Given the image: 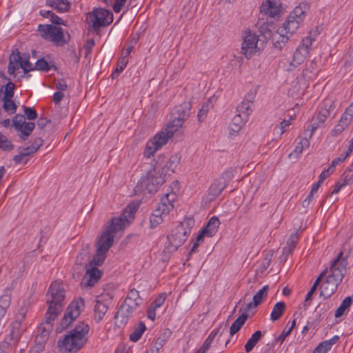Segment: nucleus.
Returning <instances> with one entry per match:
<instances>
[{"label":"nucleus","instance_id":"20e7f679","mask_svg":"<svg viewBox=\"0 0 353 353\" xmlns=\"http://www.w3.org/2000/svg\"><path fill=\"white\" fill-rule=\"evenodd\" d=\"M165 181V177L161 173V169L157 167L152 168L139 181L137 188H140L149 194H154Z\"/></svg>","mask_w":353,"mask_h":353},{"label":"nucleus","instance_id":"a18cd8bd","mask_svg":"<svg viewBox=\"0 0 353 353\" xmlns=\"http://www.w3.org/2000/svg\"><path fill=\"white\" fill-rule=\"evenodd\" d=\"M331 350V339L325 340L320 343L312 353H327Z\"/></svg>","mask_w":353,"mask_h":353},{"label":"nucleus","instance_id":"423d86ee","mask_svg":"<svg viewBox=\"0 0 353 353\" xmlns=\"http://www.w3.org/2000/svg\"><path fill=\"white\" fill-rule=\"evenodd\" d=\"M175 132L176 130H174L172 128H169V125H167L165 132L162 131L157 134L148 141L144 150V156L147 158L153 156L157 150L167 143L168 139L173 137Z\"/></svg>","mask_w":353,"mask_h":353},{"label":"nucleus","instance_id":"8fccbe9b","mask_svg":"<svg viewBox=\"0 0 353 353\" xmlns=\"http://www.w3.org/2000/svg\"><path fill=\"white\" fill-rule=\"evenodd\" d=\"M90 246L89 244H85L82 248L81 251L79 252V255L77 257V261L79 263L80 265L83 263V261L88 258L89 250Z\"/></svg>","mask_w":353,"mask_h":353},{"label":"nucleus","instance_id":"de8ad7c7","mask_svg":"<svg viewBox=\"0 0 353 353\" xmlns=\"http://www.w3.org/2000/svg\"><path fill=\"white\" fill-rule=\"evenodd\" d=\"M210 108H212V105L210 101H207L202 105L201 109L199 111L198 115H197L198 120L200 122L205 120V119L207 116V114H208L209 110L210 109Z\"/></svg>","mask_w":353,"mask_h":353},{"label":"nucleus","instance_id":"2eb2a0df","mask_svg":"<svg viewBox=\"0 0 353 353\" xmlns=\"http://www.w3.org/2000/svg\"><path fill=\"white\" fill-rule=\"evenodd\" d=\"M176 197L177 195L172 191L165 193L152 214L154 216L157 215L159 217H162L163 214H168L174 208V202L176 201Z\"/></svg>","mask_w":353,"mask_h":353},{"label":"nucleus","instance_id":"13d9d810","mask_svg":"<svg viewBox=\"0 0 353 353\" xmlns=\"http://www.w3.org/2000/svg\"><path fill=\"white\" fill-rule=\"evenodd\" d=\"M23 112L27 119L29 120H34L37 117V111L33 108L23 106Z\"/></svg>","mask_w":353,"mask_h":353},{"label":"nucleus","instance_id":"69168bd1","mask_svg":"<svg viewBox=\"0 0 353 353\" xmlns=\"http://www.w3.org/2000/svg\"><path fill=\"white\" fill-rule=\"evenodd\" d=\"M26 318V310L21 309L19 313L16 316V321L14 322V325L15 327H19L21 322L25 319Z\"/></svg>","mask_w":353,"mask_h":353},{"label":"nucleus","instance_id":"393cba45","mask_svg":"<svg viewBox=\"0 0 353 353\" xmlns=\"http://www.w3.org/2000/svg\"><path fill=\"white\" fill-rule=\"evenodd\" d=\"M248 118L236 114L232 119L229 125V130L230 134H235L238 133L244 125Z\"/></svg>","mask_w":353,"mask_h":353},{"label":"nucleus","instance_id":"ea45409f","mask_svg":"<svg viewBox=\"0 0 353 353\" xmlns=\"http://www.w3.org/2000/svg\"><path fill=\"white\" fill-rule=\"evenodd\" d=\"M269 290L268 285H265L253 297V305L258 306L262 302L263 299L267 296Z\"/></svg>","mask_w":353,"mask_h":353},{"label":"nucleus","instance_id":"dca6fc26","mask_svg":"<svg viewBox=\"0 0 353 353\" xmlns=\"http://www.w3.org/2000/svg\"><path fill=\"white\" fill-rule=\"evenodd\" d=\"M314 39L310 36L303 38L293 54V59L296 65H301L309 54L312 42Z\"/></svg>","mask_w":353,"mask_h":353},{"label":"nucleus","instance_id":"774afa93","mask_svg":"<svg viewBox=\"0 0 353 353\" xmlns=\"http://www.w3.org/2000/svg\"><path fill=\"white\" fill-rule=\"evenodd\" d=\"M162 221H163L162 217H159L157 215L154 216L152 214L150 216V228H156L161 223H162Z\"/></svg>","mask_w":353,"mask_h":353},{"label":"nucleus","instance_id":"bf43d9fd","mask_svg":"<svg viewBox=\"0 0 353 353\" xmlns=\"http://www.w3.org/2000/svg\"><path fill=\"white\" fill-rule=\"evenodd\" d=\"M348 125L349 123L341 118L339 123L334 128V134L338 135L341 134Z\"/></svg>","mask_w":353,"mask_h":353},{"label":"nucleus","instance_id":"2f4dec72","mask_svg":"<svg viewBox=\"0 0 353 353\" xmlns=\"http://www.w3.org/2000/svg\"><path fill=\"white\" fill-rule=\"evenodd\" d=\"M106 255L107 252H105L103 251L99 252L98 251V249H97L96 254L94 256L92 259L89 261L88 264H85V265L89 267L97 268V266H100L103 264L106 258Z\"/></svg>","mask_w":353,"mask_h":353},{"label":"nucleus","instance_id":"4d7b16f0","mask_svg":"<svg viewBox=\"0 0 353 353\" xmlns=\"http://www.w3.org/2000/svg\"><path fill=\"white\" fill-rule=\"evenodd\" d=\"M166 299V294L165 293L160 294L150 304V306L157 309L161 307Z\"/></svg>","mask_w":353,"mask_h":353},{"label":"nucleus","instance_id":"5fc2aeb1","mask_svg":"<svg viewBox=\"0 0 353 353\" xmlns=\"http://www.w3.org/2000/svg\"><path fill=\"white\" fill-rule=\"evenodd\" d=\"M126 297L129 298V300L131 299V300L137 301L138 303L142 304L143 303V299L140 296L139 292L135 288L130 289Z\"/></svg>","mask_w":353,"mask_h":353},{"label":"nucleus","instance_id":"3c124183","mask_svg":"<svg viewBox=\"0 0 353 353\" xmlns=\"http://www.w3.org/2000/svg\"><path fill=\"white\" fill-rule=\"evenodd\" d=\"M52 25L50 24H39L37 27V31L40 32L43 38L47 39L49 37L50 30H52Z\"/></svg>","mask_w":353,"mask_h":353},{"label":"nucleus","instance_id":"72a5a7b5","mask_svg":"<svg viewBox=\"0 0 353 353\" xmlns=\"http://www.w3.org/2000/svg\"><path fill=\"white\" fill-rule=\"evenodd\" d=\"M262 336V333L260 330L256 331L251 337L248 339L245 345V350L247 352H250L256 345Z\"/></svg>","mask_w":353,"mask_h":353},{"label":"nucleus","instance_id":"a211bd4d","mask_svg":"<svg viewBox=\"0 0 353 353\" xmlns=\"http://www.w3.org/2000/svg\"><path fill=\"white\" fill-rule=\"evenodd\" d=\"M86 272L83 277L81 285L83 288L94 286L101 279L102 272L96 267H89L85 265Z\"/></svg>","mask_w":353,"mask_h":353},{"label":"nucleus","instance_id":"680f3d73","mask_svg":"<svg viewBox=\"0 0 353 353\" xmlns=\"http://www.w3.org/2000/svg\"><path fill=\"white\" fill-rule=\"evenodd\" d=\"M341 119L349 123L352 121L353 119V103L347 108L345 113L342 115Z\"/></svg>","mask_w":353,"mask_h":353},{"label":"nucleus","instance_id":"0eeeda50","mask_svg":"<svg viewBox=\"0 0 353 353\" xmlns=\"http://www.w3.org/2000/svg\"><path fill=\"white\" fill-rule=\"evenodd\" d=\"M327 102L328 100L326 99L325 101V108H322L319 111L316 119L318 121L308 125L307 129L305 130L304 137H303L299 142L303 148H308L310 146L309 139L312 138L314 131L316 129L324 125L325 121L330 116L331 105H328Z\"/></svg>","mask_w":353,"mask_h":353},{"label":"nucleus","instance_id":"c03bdc74","mask_svg":"<svg viewBox=\"0 0 353 353\" xmlns=\"http://www.w3.org/2000/svg\"><path fill=\"white\" fill-rule=\"evenodd\" d=\"M35 127V124L33 122H26L21 127V128L19 130L21 132L22 136H21V138L23 140H26L27 137L30 136L34 128Z\"/></svg>","mask_w":353,"mask_h":353},{"label":"nucleus","instance_id":"412c9836","mask_svg":"<svg viewBox=\"0 0 353 353\" xmlns=\"http://www.w3.org/2000/svg\"><path fill=\"white\" fill-rule=\"evenodd\" d=\"M261 8L270 17H275L281 12V3L279 0H268L267 4L263 3Z\"/></svg>","mask_w":353,"mask_h":353},{"label":"nucleus","instance_id":"09e8293b","mask_svg":"<svg viewBox=\"0 0 353 353\" xmlns=\"http://www.w3.org/2000/svg\"><path fill=\"white\" fill-rule=\"evenodd\" d=\"M14 145L8 138L0 132V148L6 151H10L13 149Z\"/></svg>","mask_w":353,"mask_h":353},{"label":"nucleus","instance_id":"4468645a","mask_svg":"<svg viewBox=\"0 0 353 353\" xmlns=\"http://www.w3.org/2000/svg\"><path fill=\"white\" fill-rule=\"evenodd\" d=\"M184 229L177 226L173 229L170 234L167 236L168 245L166 248L170 252L176 251L179 247L182 245L189 236Z\"/></svg>","mask_w":353,"mask_h":353},{"label":"nucleus","instance_id":"39448f33","mask_svg":"<svg viewBox=\"0 0 353 353\" xmlns=\"http://www.w3.org/2000/svg\"><path fill=\"white\" fill-rule=\"evenodd\" d=\"M85 21L90 26L93 31H99L101 28L109 26L113 21V14L111 11L101 8H94L88 12Z\"/></svg>","mask_w":353,"mask_h":353},{"label":"nucleus","instance_id":"864d4df0","mask_svg":"<svg viewBox=\"0 0 353 353\" xmlns=\"http://www.w3.org/2000/svg\"><path fill=\"white\" fill-rule=\"evenodd\" d=\"M20 338L19 327L13 326L12 330L10 334V342L12 345H16Z\"/></svg>","mask_w":353,"mask_h":353},{"label":"nucleus","instance_id":"9d476101","mask_svg":"<svg viewBox=\"0 0 353 353\" xmlns=\"http://www.w3.org/2000/svg\"><path fill=\"white\" fill-rule=\"evenodd\" d=\"M309 7L306 3H301L290 12L286 21L283 23L288 26L291 32H295L305 17L306 11Z\"/></svg>","mask_w":353,"mask_h":353},{"label":"nucleus","instance_id":"c756f323","mask_svg":"<svg viewBox=\"0 0 353 353\" xmlns=\"http://www.w3.org/2000/svg\"><path fill=\"white\" fill-rule=\"evenodd\" d=\"M330 279L331 274L327 275L325 281H323L319 286L320 296L323 297L324 299L331 296Z\"/></svg>","mask_w":353,"mask_h":353},{"label":"nucleus","instance_id":"052dcab7","mask_svg":"<svg viewBox=\"0 0 353 353\" xmlns=\"http://www.w3.org/2000/svg\"><path fill=\"white\" fill-rule=\"evenodd\" d=\"M350 154L351 149H347L344 153L341 154L339 157L332 160V167H335L336 165L343 162Z\"/></svg>","mask_w":353,"mask_h":353},{"label":"nucleus","instance_id":"f8f14e48","mask_svg":"<svg viewBox=\"0 0 353 353\" xmlns=\"http://www.w3.org/2000/svg\"><path fill=\"white\" fill-rule=\"evenodd\" d=\"M233 178L232 171H225L217 179L210 187L208 190V196L210 201L214 200L219 196L227 185Z\"/></svg>","mask_w":353,"mask_h":353},{"label":"nucleus","instance_id":"0e129e2a","mask_svg":"<svg viewBox=\"0 0 353 353\" xmlns=\"http://www.w3.org/2000/svg\"><path fill=\"white\" fill-rule=\"evenodd\" d=\"M213 341L207 338L201 347L196 352V353H206L210 349Z\"/></svg>","mask_w":353,"mask_h":353},{"label":"nucleus","instance_id":"603ef678","mask_svg":"<svg viewBox=\"0 0 353 353\" xmlns=\"http://www.w3.org/2000/svg\"><path fill=\"white\" fill-rule=\"evenodd\" d=\"M25 117L22 114H16L12 119V124L16 130H19L22 125L26 123Z\"/></svg>","mask_w":353,"mask_h":353},{"label":"nucleus","instance_id":"6e6d98bb","mask_svg":"<svg viewBox=\"0 0 353 353\" xmlns=\"http://www.w3.org/2000/svg\"><path fill=\"white\" fill-rule=\"evenodd\" d=\"M33 65L29 61V58L23 59L19 68H21L24 73L34 70Z\"/></svg>","mask_w":353,"mask_h":353},{"label":"nucleus","instance_id":"b1692460","mask_svg":"<svg viewBox=\"0 0 353 353\" xmlns=\"http://www.w3.org/2000/svg\"><path fill=\"white\" fill-rule=\"evenodd\" d=\"M298 239L299 236L296 232L290 235L286 245L283 249V254L281 256L282 261H285L287 260V256L292 252L297 244Z\"/></svg>","mask_w":353,"mask_h":353},{"label":"nucleus","instance_id":"49530a36","mask_svg":"<svg viewBox=\"0 0 353 353\" xmlns=\"http://www.w3.org/2000/svg\"><path fill=\"white\" fill-rule=\"evenodd\" d=\"M296 325V321L294 319L292 322V325L290 327H285L283 332H281V334L277 337L276 338V342H280L281 344L283 343V341H285V339H286V337L290 335V334L291 333L292 330H293V328Z\"/></svg>","mask_w":353,"mask_h":353},{"label":"nucleus","instance_id":"c9c22d12","mask_svg":"<svg viewBox=\"0 0 353 353\" xmlns=\"http://www.w3.org/2000/svg\"><path fill=\"white\" fill-rule=\"evenodd\" d=\"M2 108L8 114H14L17 109V105L12 100V98H2Z\"/></svg>","mask_w":353,"mask_h":353},{"label":"nucleus","instance_id":"aec40b11","mask_svg":"<svg viewBox=\"0 0 353 353\" xmlns=\"http://www.w3.org/2000/svg\"><path fill=\"white\" fill-rule=\"evenodd\" d=\"M22 57L18 49L13 50L9 57V63L8 66V73L14 74L19 68L22 61Z\"/></svg>","mask_w":353,"mask_h":353},{"label":"nucleus","instance_id":"37998d69","mask_svg":"<svg viewBox=\"0 0 353 353\" xmlns=\"http://www.w3.org/2000/svg\"><path fill=\"white\" fill-rule=\"evenodd\" d=\"M236 112L237 114L248 118V116L252 112L251 104L248 101H242L241 103L237 106Z\"/></svg>","mask_w":353,"mask_h":353},{"label":"nucleus","instance_id":"c85d7f7f","mask_svg":"<svg viewBox=\"0 0 353 353\" xmlns=\"http://www.w3.org/2000/svg\"><path fill=\"white\" fill-rule=\"evenodd\" d=\"M285 303L283 301L277 302L273 307V310L270 314L272 321L279 319L283 314L285 310Z\"/></svg>","mask_w":353,"mask_h":353},{"label":"nucleus","instance_id":"ddd939ff","mask_svg":"<svg viewBox=\"0 0 353 353\" xmlns=\"http://www.w3.org/2000/svg\"><path fill=\"white\" fill-rule=\"evenodd\" d=\"M259 41L258 36L248 30L245 32L243 37V41L241 46V53L250 59L259 50L257 43Z\"/></svg>","mask_w":353,"mask_h":353},{"label":"nucleus","instance_id":"4be33fe9","mask_svg":"<svg viewBox=\"0 0 353 353\" xmlns=\"http://www.w3.org/2000/svg\"><path fill=\"white\" fill-rule=\"evenodd\" d=\"M51 28L52 30H50L48 37L50 41L60 46H63L68 43V41L65 39L63 30L62 28L52 26V28Z\"/></svg>","mask_w":353,"mask_h":353},{"label":"nucleus","instance_id":"79ce46f5","mask_svg":"<svg viewBox=\"0 0 353 353\" xmlns=\"http://www.w3.org/2000/svg\"><path fill=\"white\" fill-rule=\"evenodd\" d=\"M352 298L350 296L346 297L341 303L340 306L337 308L335 312V317L339 318L341 317L345 310L351 305L352 303Z\"/></svg>","mask_w":353,"mask_h":353},{"label":"nucleus","instance_id":"4c0bfd02","mask_svg":"<svg viewBox=\"0 0 353 353\" xmlns=\"http://www.w3.org/2000/svg\"><path fill=\"white\" fill-rule=\"evenodd\" d=\"M146 329L145 325L143 322H139L138 325L134 328L133 332L130 335V341L136 342L140 339L142 334Z\"/></svg>","mask_w":353,"mask_h":353},{"label":"nucleus","instance_id":"7c9ffc66","mask_svg":"<svg viewBox=\"0 0 353 353\" xmlns=\"http://www.w3.org/2000/svg\"><path fill=\"white\" fill-rule=\"evenodd\" d=\"M108 305L104 303L97 301L94 305V319L99 322L108 311Z\"/></svg>","mask_w":353,"mask_h":353},{"label":"nucleus","instance_id":"f03ea898","mask_svg":"<svg viewBox=\"0 0 353 353\" xmlns=\"http://www.w3.org/2000/svg\"><path fill=\"white\" fill-rule=\"evenodd\" d=\"M135 210H132L128 205L118 217H113L106 225L105 231L101 232L97 239V249L98 251L108 252L114 243V239L117 234L123 232L134 218Z\"/></svg>","mask_w":353,"mask_h":353},{"label":"nucleus","instance_id":"6ab92c4d","mask_svg":"<svg viewBox=\"0 0 353 353\" xmlns=\"http://www.w3.org/2000/svg\"><path fill=\"white\" fill-rule=\"evenodd\" d=\"M141 305L142 303H138L137 301L131 300V299L129 300V298L126 297L123 303L120 306L115 318H118L120 315L123 318L128 319L131 316L137 309Z\"/></svg>","mask_w":353,"mask_h":353},{"label":"nucleus","instance_id":"338daca9","mask_svg":"<svg viewBox=\"0 0 353 353\" xmlns=\"http://www.w3.org/2000/svg\"><path fill=\"white\" fill-rule=\"evenodd\" d=\"M292 119L293 117H290L289 119H284L280 123L279 125L281 129L280 135L283 134L286 131V128L291 125V120Z\"/></svg>","mask_w":353,"mask_h":353},{"label":"nucleus","instance_id":"a19ab883","mask_svg":"<svg viewBox=\"0 0 353 353\" xmlns=\"http://www.w3.org/2000/svg\"><path fill=\"white\" fill-rule=\"evenodd\" d=\"M15 85L14 83L8 81L6 85H3L1 91L3 92V98H12L14 94Z\"/></svg>","mask_w":353,"mask_h":353},{"label":"nucleus","instance_id":"9b49d317","mask_svg":"<svg viewBox=\"0 0 353 353\" xmlns=\"http://www.w3.org/2000/svg\"><path fill=\"white\" fill-rule=\"evenodd\" d=\"M347 257V255L344 257L343 252H340L337 257L332 260V283L336 287L342 281L346 272Z\"/></svg>","mask_w":353,"mask_h":353},{"label":"nucleus","instance_id":"473e14b6","mask_svg":"<svg viewBox=\"0 0 353 353\" xmlns=\"http://www.w3.org/2000/svg\"><path fill=\"white\" fill-rule=\"evenodd\" d=\"M279 68L288 72L293 71L298 67L296 63L294 61L293 59L291 60L290 59L287 58L285 56H283V57L280 59L279 62Z\"/></svg>","mask_w":353,"mask_h":353},{"label":"nucleus","instance_id":"cd10ccee","mask_svg":"<svg viewBox=\"0 0 353 353\" xmlns=\"http://www.w3.org/2000/svg\"><path fill=\"white\" fill-rule=\"evenodd\" d=\"M248 318V314L245 312L243 313L240 316H239L232 324L230 328V335H234L236 332H238L243 324L245 323L246 320Z\"/></svg>","mask_w":353,"mask_h":353},{"label":"nucleus","instance_id":"5701e85b","mask_svg":"<svg viewBox=\"0 0 353 353\" xmlns=\"http://www.w3.org/2000/svg\"><path fill=\"white\" fill-rule=\"evenodd\" d=\"M46 5L59 13L67 12L71 8V3L68 0H46Z\"/></svg>","mask_w":353,"mask_h":353},{"label":"nucleus","instance_id":"f704fd0d","mask_svg":"<svg viewBox=\"0 0 353 353\" xmlns=\"http://www.w3.org/2000/svg\"><path fill=\"white\" fill-rule=\"evenodd\" d=\"M34 70L43 72H48L51 68H52L55 71L58 70L56 65H50L44 58H41L38 59L34 64Z\"/></svg>","mask_w":353,"mask_h":353},{"label":"nucleus","instance_id":"6e6552de","mask_svg":"<svg viewBox=\"0 0 353 353\" xmlns=\"http://www.w3.org/2000/svg\"><path fill=\"white\" fill-rule=\"evenodd\" d=\"M84 306V300L81 297L72 301L67 307L64 316L61 320V329L67 328L80 315Z\"/></svg>","mask_w":353,"mask_h":353},{"label":"nucleus","instance_id":"1a4fd4ad","mask_svg":"<svg viewBox=\"0 0 353 353\" xmlns=\"http://www.w3.org/2000/svg\"><path fill=\"white\" fill-rule=\"evenodd\" d=\"M191 103L185 101L181 105L176 106L172 113V119L169 122V128H172L174 130H177L182 127L183 122L188 118L190 110Z\"/></svg>","mask_w":353,"mask_h":353},{"label":"nucleus","instance_id":"bb28decb","mask_svg":"<svg viewBox=\"0 0 353 353\" xmlns=\"http://www.w3.org/2000/svg\"><path fill=\"white\" fill-rule=\"evenodd\" d=\"M219 225V219L216 216H212L202 228L203 232L205 233L206 236L212 237L217 232Z\"/></svg>","mask_w":353,"mask_h":353},{"label":"nucleus","instance_id":"f257e3e1","mask_svg":"<svg viewBox=\"0 0 353 353\" xmlns=\"http://www.w3.org/2000/svg\"><path fill=\"white\" fill-rule=\"evenodd\" d=\"M65 297V289L63 285L58 281H53L46 294L48 305L46 321L38 327L35 341L47 342L52 330L53 321L63 310Z\"/></svg>","mask_w":353,"mask_h":353},{"label":"nucleus","instance_id":"f3484780","mask_svg":"<svg viewBox=\"0 0 353 353\" xmlns=\"http://www.w3.org/2000/svg\"><path fill=\"white\" fill-rule=\"evenodd\" d=\"M294 33L291 32L288 26L283 23V26L278 28L276 33L273 35L272 41L274 48L282 49Z\"/></svg>","mask_w":353,"mask_h":353},{"label":"nucleus","instance_id":"7ed1b4c3","mask_svg":"<svg viewBox=\"0 0 353 353\" xmlns=\"http://www.w3.org/2000/svg\"><path fill=\"white\" fill-rule=\"evenodd\" d=\"M90 327L84 322H79L70 332L58 341L57 345L62 353H76L87 342Z\"/></svg>","mask_w":353,"mask_h":353},{"label":"nucleus","instance_id":"58836bf2","mask_svg":"<svg viewBox=\"0 0 353 353\" xmlns=\"http://www.w3.org/2000/svg\"><path fill=\"white\" fill-rule=\"evenodd\" d=\"M327 272V268H326L325 270H323L320 275L318 276V278L316 279L314 283L313 284L312 287L311 288L310 290L307 292L306 297L305 299V303H307L309 300L311 299L312 296L314 293V292L316 290L317 287L320 285L321 280L323 278L325 277L326 273Z\"/></svg>","mask_w":353,"mask_h":353},{"label":"nucleus","instance_id":"e433bc0d","mask_svg":"<svg viewBox=\"0 0 353 353\" xmlns=\"http://www.w3.org/2000/svg\"><path fill=\"white\" fill-rule=\"evenodd\" d=\"M194 224L195 221L192 216H185L183 221H181L177 227L184 229L183 231H185L186 234L189 236Z\"/></svg>","mask_w":353,"mask_h":353},{"label":"nucleus","instance_id":"e2e57ef3","mask_svg":"<svg viewBox=\"0 0 353 353\" xmlns=\"http://www.w3.org/2000/svg\"><path fill=\"white\" fill-rule=\"evenodd\" d=\"M36 344L30 350L29 353H41L44 350L46 343L41 341H35Z\"/></svg>","mask_w":353,"mask_h":353},{"label":"nucleus","instance_id":"a878e982","mask_svg":"<svg viewBox=\"0 0 353 353\" xmlns=\"http://www.w3.org/2000/svg\"><path fill=\"white\" fill-rule=\"evenodd\" d=\"M180 160L181 157L177 154L171 156L164 168L161 170V173H163V175L165 176L174 173V170L180 162Z\"/></svg>","mask_w":353,"mask_h":353}]
</instances>
